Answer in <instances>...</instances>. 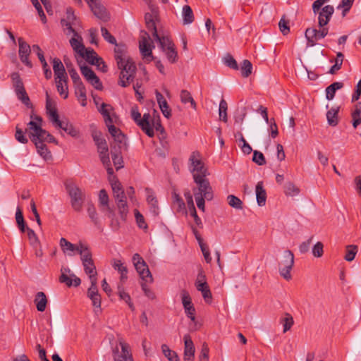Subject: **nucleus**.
<instances>
[{"label":"nucleus","mask_w":361,"mask_h":361,"mask_svg":"<svg viewBox=\"0 0 361 361\" xmlns=\"http://www.w3.org/2000/svg\"><path fill=\"white\" fill-rule=\"evenodd\" d=\"M294 264V255L289 250H285L282 259L279 263V273L286 280L291 279L290 270Z\"/></svg>","instance_id":"obj_8"},{"label":"nucleus","mask_w":361,"mask_h":361,"mask_svg":"<svg viewBox=\"0 0 361 361\" xmlns=\"http://www.w3.org/2000/svg\"><path fill=\"white\" fill-rule=\"evenodd\" d=\"M190 163V170L192 173L193 178L196 176L206 177L209 173L207 168L201 159V155L198 152H193L189 159Z\"/></svg>","instance_id":"obj_9"},{"label":"nucleus","mask_w":361,"mask_h":361,"mask_svg":"<svg viewBox=\"0 0 361 361\" xmlns=\"http://www.w3.org/2000/svg\"><path fill=\"white\" fill-rule=\"evenodd\" d=\"M111 135L114 137V142L118 144L119 149H127V138L121 130L116 128L114 124L107 126Z\"/></svg>","instance_id":"obj_17"},{"label":"nucleus","mask_w":361,"mask_h":361,"mask_svg":"<svg viewBox=\"0 0 361 361\" xmlns=\"http://www.w3.org/2000/svg\"><path fill=\"white\" fill-rule=\"evenodd\" d=\"M161 350L169 361H180L178 354L171 350L166 344L161 345Z\"/></svg>","instance_id":"obj_45"},{"label":"nucleus","mask_w":361,"mask_h":361,"mask_svg":"<svg viewBox=\"0 0 361 361\" xmlns=\"http://www.w3.org/2000/svg\"><path fill=\"white\" fill-rule=\"evenodd\" d=\"M46 110L50 121L55 127L62 129L72 137H76L78 135V131L68 120H59V114L55 106V102L51 99L48 92H46Z\"/></svg>","instance_id":"obj_1"},{"label":"nucleus","mask_w":361,"mask_h":361,"mask_svg":"<svg viewBox=\"0 0 361 361\" xmlns=\"http://www.w3.org/2000/svg\"><path fill=\"white\" fill-rule=\"evenodd\" d=\"M70 39V44L73 50L80 54L81 51H85V46L82 43V38L80 35H75Z\"/></svg>","instance_id":"obj_40"},{"label":"nucleus","mask_w":361,"mask_h":361,"mask_svg":"<svg viewBox=\"0 0 361 361\" xmlns=\"http://www.w3.org/2000/svg\"><path fill=\"white\" fill-rule=\"evenodd\" d=\"M161 51L165 54L166 59L171 63H174L178 60V53L175 48L174 43L167 36H162L161 39L158 42Z\"/></svg>","instance_id":"obj_10"},{"label":"nucleus","mask_w":361,"mask_h":361,"mask_svg":"<svg viewBox=\"0 0 361 361\" xmlns=\"http://www.w3.org/2000/svg\"><path fill=\"white\" fill-rule=\"evenodd\" d=\"M114 198L116 200V203L120 216V219L123 222H125L127 219L128 214L129 212L126 200V195L123 191L119 194L116 195Z\"/></svg>","instance_id":"obj_15"},{"label":"nucleus","mask_w":361,"mask_h":361,"mask_svg":"<svg viewBox=\"0 0 361 361\" xmlns=\"http://www.w3.org/2000/svg\"><path fill=\"white\" fill-rule=\"evenodd\" d=\"M101 32L102 36L106 42L111 44H116V38L109 32V30L106 27H102Z\"/></svg>","instance_id":"obj_61"},{"label":"nucleus","mask_w":361,"mask_h":361,"mask_svg":"<svg viewBox=\"0 0 361 361\" xmlns=\"http://www.w3.org/2000/svg\"><path fill=\"white\" fill-rule=\"evenodd\" d=\"M227 109L228 104L225 99H222L219 103V119L224 122H227Z\"/></svg>","instance_id":"obj_52"},{"label":"nucleus","mask_w":361,"mask_h":361,"mask_svg":"<svg viewBox=\"0 0 361 361\" xmlns=\"http://www.w3.org/2000/svg\"><path fill=\"white\" fill-rule=\"evenodd\" d=\"M279 27L283 35H287L290 32L289 20L283 16L279 23Z\"/></svg>","instance_id":"obj_62"},{"label":"nucleus","mask_w":361,"mask_h":361,"mask_svg":"<svg viewBox=\"0 0 361 361\" xmlns=\"http://www.w3.org/2000/svg\"><path fill=\"white\" fill-rule=\"evenodd\" d=\"M182 304L185 310V312L191 321H195V308L192 302V298L189 293L186 290H182L180 292Z\"/></svg>","instance_id":"obj_14"},{"label":"nucleus","mask_w":361,"mask_h":361,"mask_svg":"<svg viewBox=\"0 0 361 361\" xmlns=\"http://www.w3.org/2000/svg\"><path fill=\"white\" fill-rule=\"evenodd\" d=\"M74 88L75 96L77 97L80 104L82 106H85L87 105V94L84 84L82 82L75 84L74 85Z\"/></svg>","instance_id":"obj_28"},{"label":"nucleus","mask_w":361,"mask_h":361,"mask_svg":"<svg viewBox=\"0 0 361 361\" xmlns=\"http://www.w3.org/2000/svg\"><path fill=\"white\" fill-rule=\"evenodd\" d=\"M151 13H146L145 16V23L155 21L158 16V8L153 4H149Z\"/></svg>","instance_id":"obj_58"},{"label":"nucleus","mask_w":361,"mask_h":361,"mask_svg":"<svg viewBox=\"0 0 361 361\" xmlns=\"http://www.w3.org/2000/svg\"><path fill=\"white\" fill-rule=\"evenodd\" d=\"M121 65L122 66L118 65V67L119 69L126 73V75L128 76L127 80H133V75L136 70L135 63L131 59H128L122 61Z\"/></svg>","instance_id":"obj_24"},{"label":"nucleus","mask_w":361,"mask_h":361,"mask_svg":"<svg viewBox=\"0 0 361 361\" xmlns=\"http://www.w3.org/2000/svg\"><path fill=\"white\" fill-rule=\"evenodd\" d=\"M224 63L229 68L238 70V66L235 59L230 54H227L224 58Z\"/></svg>","instance_id":"obj_64"},{"label":"nucleus","mask_w":361,"mask_h":361,"mask_svg":"<svg viewBox=\"0 0 361 361\" xmlns=\"http://www.w3.org/2000/svg\"><path fill=\"white\" fill-rule=\"evenodd\" d=\"M75 20L76 16L74 14L73 9L69 7L66 9V19H62L61 23L63 26H65L66 27L69 33L72 32L75 35H78V33L72 27Z\"/></svg>","instance_id":"obj_22"},{"label":"nucleus","mask_w":361,"mask_h":361,"mask_svg":"<svg viewBox=\"0 0 361 361\" xmlns=\"http://www.w3.org/2000/svg\"><path fill=\"white\" fill-rule=\"evenodd\" d=\"M52 63L55 79L68 78L64 66L59 59L54 58L52 61Z\"/></svg>","instance_id":"obj_25"},{"label":"nucleus","mask_w":361,"mask_h":361,"mask_svg":"<svg viewBox=\"0 0 361 361\" xmlns=\"http://www.w3.org/2000/svg\"><path fill=\"white\" fill-rule=\"evenodd\" d=\"M252 70V65L249 60L245 59L240 67L241 74L244 78H247L251 73Z\"/></svg>","instance_id":"obj_57"},{"label":"nucleus","mask_w":361,"mask_h":361,"mask_svg":"<svg viewBox=\"0 0 361 361\" xmlns=\"http://www.w3.org/2000/svg\"><path fill=\"white\" fill-rule=\"evenodd\" d=\"M35 145L37 152L44 160L47 161L52 159V155L44 143L42 142H37Z\"/></svg>","instance_id":"obj_37"},{"label":"nucleus","mask_w":361,"mask_h":361,"mask_svg":"<svg viewBox=\"0 0 361 361\" xmlns=\"http://www.w3.org/2000/svg\"><path fill=\"white\" fill-rule=\"evenodd\" d=\"M78 253L80 255L82 263H85L86 262L92 260V255L90 247L87 245L80 242L79 243Z\"/></svg>","instance_id":"obj_33"},{"label":"nucleus","mask_w":361,"mask_h":361,"mask_svg":"<svg viewBox=\"0 0 361 361\" xmlns=\"http://www.w3.org/2000/svg\"><path fill=\"white\" fill-rule=\"evenodd\" d=\"M132 260L142 280L146 283H152L153 282L152 275L142 257L139 254L135 253L133 255Z\"/></svg>","instance_id":"obj_7"},{"label":"nucleus","mask_w":361,"mask_h":361,"mask_svg":"<svg viewBox=\"0 0 361 361\" xmlns=\"http://www.w3.org/2000/svg\"><path fill=\"white\" fill-rule=\"evenodd\" d=\"M59 281L61 283H64L68 287H71L72 286L75 287H78L80 286L81 283V280L80 278L76 276L74 274H70V276H68L65 273H62L59 278Z\"/></svg>","instance_id":"obj_29"},{"label":"nucleus","mask_w":361,"mask_h":361,"mask_svg":"<svg viewBox=\"0 0 361 361\" xmlns=\"http://www.w3.org/2000/svg\"><path fill=\"white\" fill-rule=\"evenodd\" d=\"M116 47L114 49L115 52V59L117 62V65H121L122 61H124L126 59V46L124 44H115Z\"/></svg>","instance_id":"obj_35"},{"label":"nucleus","mask_w":361,"mask_h":361,"mask_svg":"<svg viewBox=\"0 0 361 361\" xmlns=\"http://www.w3.org/2000/svg\"><path fill=\"white\" fill-rule=\"evenodd\" d=\"M80 71L87 81L96 75L95 73L87 66H81Z\"/></svg>","instance_id":"obj_63"},{"label":"nucleus","mask_w":361,"mask_h":361,"mask_svg":"<svg viewBox=\"0 0 361 361\" xmlns=\"http://www.w3.org/2000/svg\"><path fill=\"white\" fill-rule=\"evenodd\" d=\"M26 231L30 245L34 248H37L38 246H40V242L35 231L30 228H27Z\"/></svg>","instance_id":"obj_54"},{"label":"nucleus","mask_w":361,"mask_h":361,"mask_svg":"<svg viewBox=\"0 0 361 361\" xmlns=\"http://www.w3.org/2000/svg\"><path fill=\"white\" fill-rule=\"evenodd\" d=\"M87 212L91 221L95 226L99 225V219L96 211V208L93 204L90 203L87 204Z\"/></svg>","instance_id":"obj_48"},{"label":"nucleus","mask_w":361,"mask_h":361,"mask_svg":"<svg viewBox=\"0 0 361 361\" xmlns=\"http://www.w3.org/2000/svg\"><path fill=\"white\" fill-rule=\"evenodd\" d=\"M111 157L113 160V163L114 166L116 167V169L118 171L123 167V157L120 154V152H118L116 149V145H111Z\"/></svg>","instance_id":"obj_36"},{"label":"nucleus","mask_w":361,"mask_h":361,"mask_svg":"<svg viewBox=\"0 0 361 361\" xmlns=\"http://www.w3.org/2000/svg\"><path fill=\"white\" fill-rule=\"evenodd\" d=\"M194 182L197 187L192 189L194 197H205L206 200L213 199V190L209 180L206 177L196 176L194 177Z\"/></svg>","instance_id":"obj_4"},{"label":"nucleus","mask_w":361,"mask_h":361,"mask_svg":"<svg viewBox=\"0 0 361 361\" xmlns=\"http://www.w3.org/2000/svg\"><path fill=\"white\" fill-rule=\"evenodd\" d=\"M56 89L59 94L63 98L68 97V78L55 79Z\"/></svg>","instance_id":"obj_31"},{"label":"nucleus","mask_w":361,"mask_h":361,"mask_svg":"<svg viewBox=\"0 0 361 361\" xmlns=\"http://www.w3.org/2000/svg\"><path fill=\"white\" fill-rule=\"evenodd\" d=\"M131 118L136 123V124L144 131L147 135L149 137L154 136V129L150 125V114L149 113L145 114L143 116H141V114L139 112L138 107L134 106L131 108L130 111Z\"/></svg>","instance_id":"obj_5"},{"label":"nucleus","mask_w":361,"mask_h":361,"mask_svg":"<svg viewBox=\"0 0 361 361\" xmlns=\"http://www.w3.org/2000/svg\"><path fill=\"white\" fill-rule=\"evenodd\" d=\"M99 201L101 205L106 207L109 212L108 217L111 219V226L114 230H118L120 227V223L118 219H115L114 212L109 207V196L107 192L104 189H102L99 193Z\"/></svg>","instance_id":"obj_12"},{"label":"nucleus","mask_w":361,"mask_h":361,"mask_svg":"<svg viewBox=\"0 0 361 361\" xmlns=\"http://www.w3.org/2000/svg\"><path fill=\"white\" fill-rule=\"evenodd\" d=\"M204 278H205L204 275H203L202 274H199L197 280L195 283L196 288L197 289V290H199L200 292H202L204 289L209 288L207 282L205 281Z\"/></svg>","instance_id":"obj_60"},{"label":"nucleus","mask_w":361,"mask_h":361,"mask_svg":"<svg viewBox=\"0 0 361 361\" xmlns=\"http://www.w3.org/2000/svg\"><path fill=\"white\" fill-rule=\"evenodd\" d=\"M180 100H181L182 103L186 104L188 102H190L191 104V106L194 109H196V107H197L196 103H195V100L193 99L192 97L191 96V94L188 90H182L180 92Z\"/></svg>","instance_id":"obj_49"},{"label":"nucleus","mask_w":361,"mask_h":361,"mask_svg":"<svg viewBox=\"0 0 361 361\" xmlns=\"http://www.w3.org/2000/svg\"><path fill=\"white\" fill-rule=\"evenodd\" d=\"M111 111H113L112 106L105 103H102L101 107L99 109V111L103 116L106 126L114 123L113 118L111 115Z\"/></svg>","instance_id":"obj_30"},{"label":"nucleus","mask_w":361,"mask_h":361,"mask_svg":"<svg viewBox=\"0 0 361 361\" xmlns=\"http://www.w3.org/2000/svg\"><path fill=\"white\" fill-rule=\"evenodd\" d=\"M184 340V361H194L195 348L194 343L189 334H185Z\"/></svg>","instance_id":"obj_20"},{"label":"nucleus","mask_w":361,"mask_h":361,"mask_svg":"<svg viewBox=\"0 0 361 361\" xmlns=\"http://www.w3.org/2000/svg\"><path fill=\"white\" fill-rule=\"evenodd\" d=\"M109 181L113 190L114 197L124 191L121 183L115 176H110Z\"/></svg>","instance_id":"obj_47"},{"label":"nucleus","mask_w":361,"mask_h":361,"mask_svg":"<svg viewBox=\"0 0 361 361\" xmlns=\"http://www.w3.org/2000/svg\"><path fill=\"white\" fill-rule=\"evenodd\" d=\"M145 192L147 194V202L150 207V212L154 215L157 216L159 214V205L158 200L157 197L154 196L153 191L152 189L149 188H145Z\"/></svg>","instance_id":"obj_23"},{"label":"nucleus","mask_w":361,"mask_h":361,"mask_svg":"<svg viewBox=\"0 0 361 361\" xmlns=\"http://www.w3.org/2000/svg\"><path fill=\"white\" fill-rule=\"evenodd\" d=\"M357 246L354 245H350L346 247V253L344 259L348 262H351L355 259V257L357 252Z\"/></svg>","instance_id":"obj_55"},{"label":"nucleus","mask_w":361,"mask_h":361,"mask_svg":"<svg viewBox=\"0 0 361 361\" xmlns=\"http://www.w3.org/2000/svg\"><path fill=\"white\" fill-rule=\"evenodd\" d=\"M182 15L183 19V24H190L194 21L193 12L190 6H183Z\"/></svg>","instance_id":"obj_43"},{"label":"nucleus","mask_w":361,"mask_h":361,"mask_svg":"<svg viewBox=\"0 0 361 361\" xmlns=\"http://www.w3.org/2000/svg\"><path fill=\"white\" fill-rule=\"evenodd\" d=\"M281 323H282L283 326V333H286L289 331L293 325V318L289 313H286L285 317L281 319Z\"/></svg>","instance_id":"obj_56"},{"label":"nucleus","mask_w":361,"mask_h":361,"mask_svg":"<svg viewBox=\"0 0 361 361\" xmlns=\"http://www.w3.org/2000/svg\"><path fill=\"white\" fill-rule=\"evenodd\" d=\"M119 344L121 350V352L118 349L114 350V361H133L129 345L122 341H120Z\"/></svg>","instance_id":"obj_18"},{"label":"nucleus","mask_w":361,"mask_h":361,"mask_svg":"<svg viewBox=\"0 0 361 361\" xmlns=\"http://www.w3.org/2000/svg\"><path fill=\"white\" fill-rule=\"evenodd\" d=\"M339 108H331L326 113V118L329 126H337L338 121V114Z\"/></svg>","instance_id":"obj_41"},{"label":"nucleus","mask_w":361,"mask_h":361,"mask_svg":"<svg viewBox=\"0 0 361 361\" xmlns=\"http://www.w3.org/2000/svg\"><path fill=\"white\" fill-rule=\"evenodd\" d=\"M18 41L19 45L18 54L20 61L27 66L32 67V63L28 59L31 52L30 45L22 37H19Z\"/></svg>","instance_id":"obj_19"},{"label":"nucleus","mask_w":361,"mask_h":361,"mask_svg":"<svg viewBox=\"0 0 361 361\" xmlns=\"http://www.w3.org/2000/svg\"><path fill=\"white\" fill-rule=\"evenodd\" d=\"M155 94L160 110L166 118H169L171 116V112L166 100L159 91L156 90Z\"/></svg>","instance_id":"obj_26"},{"label":"nucleus","mask_w":361,"mask_h":361,"mask_svg":"<svg viewBox=\"0 0 361 361\" xmlns=\"http://www.w3.org/2000/svg\"><path fill=\"white\" fill-rule=\"evenodd\" d=\"M89 5L94 15L99 19L106 22L109 16L106 8L102 5L99 0H85Z\"/></svg>","instance_id":"obj_16"},{"label":"nucleus","mask_w":361,"mask_h":361,"mask_svg":"<svg viewBox=\"0 0 361 361\" xmlns=\"http://www.w3.org/2000/svg\"><path fill=\"white\" fill-rule=\"evenodd\" d=\"M64 185L71 198L72 208L75 212H80L85 200V193L73 180H66Z\"/></svg>","instance_id":"obj_2"},{"label":"nucleus","mask_w":361,"mask_h":361,"mask_svg":"<svg viewBox=\"0 0 361 361\" xmlns=\"http://www.w3.org/2000/svg\"><path fill=\"white\" fill-rule=\"evenodd\" d=\"M34 302L36 305V308L39 312H44L46 309L47 304V298L44 292H37Z\"/></svg>","instance_id":"obj_34"},{"label":"nucleus","mask_w":361,"mask_h":361,"mask_svg":"<svg viewBox=\"0 0 361 361\" xmlns=\"http://www.w3.org/2000/svg\"><path fill=\"white\" fill-rule=\"evenodd\" d=\"M344 56L341 52H338L336 54V58L335 59V63L331 66L329 73L330 74H335L336 71L341 69L343 61Z\"/></svg>","instance_id":"obj_51"},{"label":"nucleus","mask_w":361,"mask_h":361,"mask_svg":"<svg viewBox=\"0 0 361 361\" xmlns=\"http://www.w3.org/2000/svg\"><path fill=\"white\" fill-rule=\"evenodd\" d=\"M82 57L85 58L90 63H94L93 61L98 56L97 53L92 49H85V51L79 54Z\"/></svg>","instance_id":"obj_53"},{"label":"nucleus","mask_w":361,"mask_h":361,"mask_svg":"<svg viewBox=\"0 0 361 361\" xmlns=\"http://www.w3.org/2000/svg\"><path fill=\"white\" fill-rule=\"evenodd\" d=\"M334 12V8L333 6L327 5L324 6L319 13L318 17V25L319 27H324L326 26L329 22L330 21V19Z\"/></svg>","instance_id":"obj_21"},{"label":"nucleus","mask_w":361,"mask_h":361,"mask_svg":"<svg viewBox=\"0 0 361 361\" xmlns=\"http://www.w3.org/2000/svg\"><path fill=\"white\" fill-rule=\"evenodd\" d=\"M227 202L230 207L233 209L241 210L243 209V203L240 199L233 195L227 197Z\"/></svg>","instance_id":"obj_44"},{"label":"nucleus","mask_w":361,"mask_h":361,"mask_svg":"<svg viewBox=\"0 0 361 361\" xmlns=\"http://www.w3.org/2000/svg\"><path fill=\"white\" fill-rule=\"evenodd\" d=\"M284 192L288 196H295L300 193V189L292 182H288L284 185Z\"/></svg>","instance_id":"obj_50"},{"label":"nucleus","mask_w":361,"mask_h":361,"mask_svg":"<svg viewBox=\"0 0 361 361\" xmlns=\"http://www.w3.org/2000/svg\"><path fill=\"white\" fill-rule=\"evenodd\" d=\"M85 272L89 276L90 279H97L96 267L93 259L85 263H82Z\"/></svg>","instance_id":"obj_42"},{"label":"nucleus","mask_w":361,"mask_h":361,"mask_svg":"<svg viewBox=\"0 0 361 361\" xmlns=\"http://www.w3.org/2000/svg\"><path fill=\"white\" fill-rule=\"evenodd\" d=\"M255 192L258 205L260 207L265 205L267 200V192L263 188L262 182L260 181L257 183L255 188Z\"/></svg>","instance_id":"obj_32"},{"label":"nucleus","mask_w":361,"mask_h":361,"mask_svg":"<svg viewBox=\"0 0 361 361\" xmlns=\"http://www.w3.org/2000/svg\"><path fill=\"white\" fill-rule=\"evenodd\" d=\"M150 39L149 35L147 32H144V35L141 36V39L139 41V48L141 54L147 61H153L154 60V57L152 56V48L154 47V45H151L148 41Z\"/></svg>","instance_id":"obj_13"},{"label":"nucleus","mask_w":361,"mask_h":361,"mask_svg":"<svg viewBox=\"0 0 361 361\" xmlns=\"http://www.w3.org/2000/svg\"><path fill=\"white\" fill-rule=\"evenodd\" d=\"M343 84L341 82H335L326 88V97L328 100H331L335 96L336 91L341 89Z\"/></svg>","instance_id":"obj_38"},{"label":"nucleus","mask_w":361,"mask_h":361,"mask_svg":"<svg viewBox=\"0 0 361 361\" xmlns=\"http://www.w3.org/2000/svg\"><path fill=\"white\" fill-rule=\"evenodd\" d=\"M35 121H31L27 123L28 132L30 140L35 144L37 142H44L47 140L49 132L42 128V118L36 116Z\"/></svg>","instance_id":"obj_3"},{"label":"nucleus","mask_w":361,"mask_h":361,"mask_svg":"<svg viewBox=\"0 0 361 361\" xmlns=\"http://www.w3.org/2000/svg\"><path fill=\"white\" fill-rule=\"evenodd\" d=\"M13 85L16 94V96L19 100L22 102L27 107L30 108L32 106L30 102V98L25 91L23 85V82L18 73H13L11 75Z\"/></svg>","instance_id":"obj_6"},{"label":"nucleus","mask_w":361,"mask_h":361,"mask_svg":"<svg viewBox=\"0 0 361 361\" xmlns=\"http://www.w3.org/2000/svg\"><path fill=\"white\" fill-rule=\"evenodd\" d=\"M118 295L121 300H124L128 304L132 311L135 310V306L131 301V298L130 295L124 290L123 285L118 286Z\"/></svg>","instance_id":"obj_39"},{"label":"nucleus","mask_w":361,"mask_h":361,"mask_svg":"<svg viewBox=\"0 0 361 361\" xmlns=\"http://www.w3.org/2000/svg\"><path fill=\"white\" fill-rule=\"evenodd\" d=\"M60 246L63 253L67 254L69 256H73L74 255V252H78L79 249V243L78 245H74L64 238H61L60 239Z\"/></svg>","instance_id":"obj_27"},{"label":"nucleus","mask_w":361,"mask_h":361,"mask_svg":"<svg viewBox=\"0 0 361 361\" xmlns=\"http://www.w3.org/2000/svg\"><path fill=\"white\" fill-rule=\"evenodd\" d=\"M99 158H100L102 163L105 166L109 176H113L114 169L111 166V161H110L109 152L99 154Z\"/></svg>","instance_id":"obj_46"},{"label":"nucleus","mask_w":361,"mask_h":361,"mask_svg":"<svg viewBox=\"0 0 361 361\" xmlns=\"http://www.w3.org/2000/svg\"><path fill=\"white\" fill-rule=\"evenodd\" d=\"M252 161L259 166L265 165L267 163L264 154L257 150L253 152Z\"/></svg>","instance_id":"obj_59"},{"label":"nucleus","mask_w":361,"mask_h":361,"mask_svg":"<svg viewBox=\"0 0 361 361\" xmlns=\"http://www.w3.org/2000/svg\"><path fill=\"white\" fill-rule=\"evenodd\" d=\"M319 30L316 28H307L305 30V35L307 40V45L313 47L316 45L317 42L324 38L329 33V28L324 26L319 27Z\"/></svg>","instance_id":"obj_11"}]
</instances>
